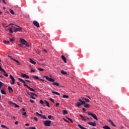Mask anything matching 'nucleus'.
Here are the masks:
<instances>
[{"instance_id": "6e6d98bb", "label": "nucleus", "mask_w": 129, "mask_h": 129, "mask_svg": "<svg viewBox=\"0 0 129 129\" xmlns=\"http://www.w3.org/2000/svg\"><path fill=\"white\" fill-rule=\"evenodd\" d=\"M36 114L39 115V116H41V115H42V114L38 113V112H36Z\"/></svg>"}, {"instance_id": "f03ea898", "label": "nucleus", "mask_w": 129, "mask_h": 129, "mask_svg": "<svg viewBox=\"0 0 129 129\" xmlns=\"http://www.w3.org/2000/svg\"><path fill=\"white\" fill-rule=\"evenodd\" d=\"M78 100L80 101V102H81V103L78 102L77 104H76V105L78 107H80V106H81L82 105L85 104V101H82L81 99H79Z\"/></svg>"}, {"instance_id": "9b49d317", "label": "nucleus", "mask_w": 129, "mask_h": 129, "mask_svg": "<svg viewBox=\"0 0 129 129\" xmlns=\"http://www.w3.org/2000/svg\"><path fill=\"white\" fill-rule=\"evenodd\" d=\"M19 31H22V27L18 26V28H16L14 32H19Z\"/></svg>"}, {"instance_id": "a878e982", "label": "nucleus", "mask_w": 129, "mask_h": 129, "mask_svg": "<svg viewBox=\"0 0 129 129\" xmlns=\"http://www.w3.org/2000/svg\"><path fill=\"white\" fill-rule=\"evenodd\" d=\"M62 113H63V115H65V114H67L68 113V111H67V110H63L62 111Z\"/></svg>"}, {"instance_id": "39448f33", "label": "nucleus", "mask_w": 129, "mask_h": 129, "mask_svg": "<svg viewBox=\"0 0 129 129\" xmlns=\"http://www.w3.org/2000/svg\"><path fill=\"white\" fill-rule=\"evenodd\" d=\"M10 77L12 80V81H10V83L12 84V85H14V84H15V81H16V80L15 79V78L12 76V75H10Z\"/></svg>"}, {"instance_id": "58836bf2", "label": "nucleus", "mask_w": 129, "mask_h": 129, "mask_svg": "<svg viewBox=\"0 0 129 129\" xmlns=\"http://www.w3.org/2000/svg\"><path fill=\"white\" fill-rule=\"evenodd\" d=\"M84 100H85V101H86V102H89V101H90L89 100V99H88L84 98Z\"/></svg>"}, {"instance_id": "dca6fc26", "label": "nucleus", "mask_w": 129, "mask_h": 129, "mask_svg": "<svg viewBox=\"0 0 129 129\" xmlns=\"http://www.w3.org/2000/svg\"><path fill=\"white\" fill-rule=\"evenodd\" d=\"M29 62L31 63V64H33L34 65H36V61L33 60L32 59H29Z\"/></svg>"}, {"instance_id": "37998d69", "label": "nucleus", "mask_w": 129, "mask_h": 129, "mask_svg": "<svg viewBox=\"0 0 129 129\" xmlns=\"http://www.w3.org/2000/svg\"><path fill=\"white\" fill-rule=\"evenodd\" d=\"M30 94H31V95H33L34 96H37V95L35 94V93H30Z\"/></svg>"}, {"instance_id": "bf43d9fd", "label": "nucleus", "mask_w": 129, "mask_h": 129, "mask_svg": "<svg viewBox=\"0 0 129 129\" xmlns=\"http://www.w3.org/2000/svg\"><path fill=\"white\" fill-rule=\"evenodd\" d=\"M34 120H35V121H38V118L34 117Z\"/></svg>"}, {"instance_id": "f3484780", "label": "nucleus", "mask_w": 129, "mask_h": 129, "mask_svg": "<svg viewBox=\"0 0 129 129\" xmlns=\"http://www.w3.org/2000/svg\"><path fill=\"white\" fill-rule=\"evenodd\" d=\"M52 93H53V94H56V95H60V93L57 92H55L53 90H51Z\"/></svg>"}, {"instance_id": "69168bd1", "label": "nucleus", "mask_w": 129, "mask_h": 129, "mask_svg": "<svg viewBox=\"0 0 129 129\" xmlns=\"http://www.w3.org/2000/svg\"><path fill=\"white\" fill-rule=\"evenodd\" d=\"M15 123V124H18L19 122L18 121H16Z\"/></svg>"}, {"instance_id": "7ed1b4c3", "label": "nucleus", "mask_w": 129, "mask_h": 129, "mask_svg": "<svg viewBox=\"0 0 129 129\" xmlns=\"http://www.w3.org/2000/svg\"><path fill=\"white\" fill-rule=\"evenodd\" d=\"M51 120H45L43 121V124L45 126H51Z\"/></svg>"}, {"instance_id": "4be33fe9", "label": "nucleus", "mask_w": 129, "mask_h": 129, "mask_svg": "<svg viewBox=\"0 0 129 129\" xmlns=\"http://www.w3.org/2000/svg\"><path fill=\"white\" fill-rule=\"evenodd\" d=\"M26 76H27V74H26L22 73L21 74V77H22L23 78H26Z\"/></svg>"}, {"instance_id": "13d9d810", "label": "nucleus", "mask_w": 129, "mask_h": 129, "mask_svg": "<svg viewBox=\"0 0 129 129\" xmlns=\"http://www.w3.org/2000/svg\"><path fill=\"white\" fill-rule=\"evenodd\" d=\"M30 102H31V103H34V100H33L32 99H30Z\"/></svg>"}, {"instance_id": "09e8293b", "label": "nucleus", "mask_w": 129, "mask_h": 129, "mask_svg": "<svg viewBox=\"0 0 129 129\" xmlns=\"http://www.w3.org/2000/svg\"><path fill=\"white\" fill-rule=\"evenodd\" d=\"M59 105H60V104L59 103H55V106H59Z\"/></svg>"}, {"instance_id": "ddd939ff", "label": "nucleus", "mask_w": 129, "mask_h": 129, "mask_svg": "<svg viewBox=\"0 0 129 129\" xmlns=\"http://www.w3.org/2000/svg\"><path fill=\"white\" fill-rule=\"evenodd\" d=\"M108 121L111 123V125H112V126H114L115 127H116V126L115 125V124H114L113 123V122H112V121H111V120H108Z\"/></svg>"}, {"instance_id": "e433bc0d", "label": "nucleus", "mask_w": 129, "mask_h": 129, "mask_svg": "<svg viewBox=\"0 0 129 129\" xmlns=\"http://www.w3.org/2000/svg\"><path fill=\"white\" fill-rule=\"evenodd\" d=\"M3 85H4V83H3L2 82H0V89L2 88Z\"/></svg>"}, {"instance_id": "5fc2aeb1", "label": "nucleus", "mask_w": 129, "mask_h": 129, "mask_svg": "<svg viewBox=\"0 0 129 129\" xmlns=\"http://www.w3.org/2000/svg\"><path fill=\"white\" fill-rule=\"evenodd\" d=\"M25 81H26V82H28V83H31V81L27 80H25Z\"/></svg>"}, {"instance_id": "bb28decb", "label": "nucleus", "mask_w": 129, "mask_h": 129, "mask_svg": "<svg viewBox=\"0 0 129 129\" xmlns=\"http://www.w3.org/2000/svg\"><path fill=\"white\" fill-rule=\"evenodd\" d=\"M80 117L82 118V120H84V121H86V119L84 118L82 115H80Z\"/></svg>"}, {"instance_id": "338daca9", "label": "nucleus", "mask_w": 129, "mask_h": 129, "mask_svg": "<svg viewBox=\"0 0 129 129\" xmlns=\"http://www.w3.org/2000/svg\"><path fill=\"white\" fill-rule=\"evenodd\" d=\"M4 44H7V41H6V40L4 41Z\"/></svg>"}, {"instance_id": "774afa93", "label": "nucleus", "mask_w": 129, "mask_h": 129, "mask_svg": "<svg viewBox=\"0 0 129 129\" xmlns=\"http://www.w3.org/2000/svg\"><path fill=\"white\" fill-rule=\"evenodd\" d=\"M31 72H35V71L33 70H31Z\"/></svg>"}, {"instance_id": "ea45409f", "label": "nucleus", "mask_w": 129, "mask_h": 129, "mask_svg": "<svg viewBox=\"0 0 129 129\" xmlns=\"http://www.w3.org/2000/svg\"><path fill=\"white\" fill-rule=\"evenodd\" d=\"M22 115H24V116H27V113L26 112H24V113H22Z\"/></svg>"}, {"instance_id": "8fccbe9b", "label": "nucleus", "mask_w": 129, "mask_h": 129, "mask_svg": "<svg viewBox=\"0 0 129 129\" xmlns=\"http://www.w3.org/2000/svg\"><path fill=\"white\" fill-rule=\"evenodd\" d=\"M87 120H90V119H92L91 118H89L88 117H86Z\"/></svg>"}, {"instance_id": "052dcab7", "label": "nucleus", "mask_w": 129, "mask_h": 129, "mask_svg": "<svg viewBox=\"0 0 129 129\" xmlns=\"http://www.w3.org/2000/svg\"><path fill=\"white\" fill-rule=\"evenodd\" d=\"M31 98H32V99H36V98L34 97L33 96H31Z\"/></svg>"}, {"instance_id": "72a5a7b5", "label": "nucleus", "mask_w": 129, "mask_h": 129, "mask_svg": "<svg viewBox=\"0 0 129 129\" xmlns=\"http://www.w3.org/2000/svg\"><path fill=\"white\" fill-rule=\"evenodd\" d=\"M0 71H2V72H3L4 73H6V71H5V70L3 68L0 69Z\"/></svg>"}, {"instance_id": "a18cd8bd", "label": "nucleus", "mask_w": 129, "mask_h": 129, "mask_svg": "<svg viewBox=\"0 0 129 129\" xmlns=\"http://www.w3.org/2000/svg\"><path fill=\"white\" fill-rule=\"evenodd\" d=\"M38 70H39V71H44V69H41V68H38Z\"/></svg>"}, {"instance_id": "79ce46f5", "label": "nucleus", "mask_w": 129, "mask_h": 129, "mask_svg": "<svg viewBox=\"0 0 129 129\" xmlns=\"http://www.w3.org/2000/svg\"><path fill=\"white\" fill-rule=\"evenodd\" d=\"M52 117H53V116H52V115H48V119H51V118H52Z\"/></svg>"}, {"instance_id": "3c124183", "label": "nucleus", "mask_w": 129, "mask_h": 129, "mask_svg": "<svg viewBox=\"0 0 129 129\" xmlns=\"http://www.w3.org/2000/svg\"><path fill=\"white\" fill-rule=\"evenodd\" d=\"M25 78H26L27 79H29L30 78V77L26 75V76H25Z\"/></svg>"}, {"instance_id": "680f3d73", "label": "nucleus", "mask_w": 129, "mask_h": 129, "mask_svg": "<svg viewBox=\"0 0 129 129\" xmlns=\"http://www.w3.org/2000/svg\"><path fill=\"white\" fill-rule=\"evenodd\" d=\"M63 120L64 121H66V122H69V121H68V120H67L66 119H65V118H63Z\"/></svg>"}, {"instance_id": "c756f323", "label": "nucleus", "mask_w": 129, "mask_h": 129, "mask_svg": "<svg viewBox=\"0 0 129 129\" xmlns=\"http://www.w3.org/2000/svg\"><path fill=\"white\" fill-rule=\"evenodd\" d=\"M40 116H41L42 118H43V119H47V117H46L45 115L41 114Z\"/></svg>"}, {"instance_id": "6e6552de", "label": "nucleus", "mask_w": 129, "mask_h": 129, "mask_svg": "<svg viewBox=\"0 0 129 129\" xmlns=\"http://www.w3.org/2000/svg\"><path fill=\"white\" fill-rule=\"evenodd\" d=\"M33 24L35 27H37V28H40V24H39V22L37 21H33Z\"/></svg>"}, {"instance_id": "603ef678", "label": "nucleus", "mask_w": 129, "mask_h": 129, "mask_svg": "<svg viewBox=\"0 0 129 129\" xmlns=\"http://www.w3.org/2000/svg\"><path fill=\"white\" fill-rule=\"evenodd\" d=\"M2 2H3V3L5 4V5L7 4V3L6 2V0H2Z\"/></svg>"}, {"instance_id": "864d4df0", "label": "nucleus", "mask_w": 129, "mask_h": 129, "mask_svg": "<svg viewBox=\"0 0 129 129\" xmlns=\"http://www.w3.org/2000/svg\"><path fill=\"white\" fill-rule=\"evenodd\" d=\"M82 110H83L84 112H85L86 111V110L85 109V108H83Z\"/></svg>"}, {"instance_id": "4d7b16f0", "label": "nucleus", "mask_w": 129, "mask_h": 129, "mask_svg": "<svg viewBox=\"0 0 129 129\" xmlns=\"http://www.w3.org/2000/svg\"><path fill=\"white\" fill-rule=\"evenodd\" d=\"M36 114L39 115V116H41V115H42V114L38 113V112H36Z\"/></svg>"}, {"instance_id": "0eeeda50", "label": "nucleus", "mask_w": 129, "mask_h": 129, "mask_svg": "<svg viewBox=\"0 0 129 129\" xmlns=\"http://www.w3.org/2000/svg\"><path fill=\"white\" fill-rule=\"evenodd\" d=\"M9 104H10V105H11L12 106H13V105H15V107L16 108H19L20 107V106L17 105V104L15 103H13V102L12 101H9Z\"/></svg>"}, {"instance_id": "1a4fd4ad", "label": "nucleus", "mask_w": 129, "mask_h": 129, "mask_svg": "<svg viewBox=\"0 0 129 129\" xmlns=\"http://www.w3.org/2000/svg\"><path fill=\"white\" fill-rule=\"evenodd\" d=\"M18 80H20V81H21V82H22V83H24V86H26L27 87V88H28V87H29V86H28V85H27L25 83L26 82H25V81H24V80L19 78H18Z\"/></svg>"}, {"instance_id": "aec40b11", "label": "nucleus", "mask_w": 129, "mask_h": 129, "mask_svg": "<svg viewBox=\"0 0 129 129\" xmlns=\"http://www.w3.org/2000/svg\"><path fill=\"white\" fill-rule=\"evenodd\" d=\"M102 128H104V129H111L110 127L109 126H108V125H104L102 127Z\"/></svg>"}, {"instance_id": "6ab92c4d", "label": "nucleus", "mask_w": 129, "mask_h": 129, "mask_svg": "<svg viewBox=\"0 0 129 129\" xmlns=\"http://www.w3.org/2000/svg\"><path fill=\"white\" fill-rule=\"evenodd\" d=\"M44 103L45 104H46V106H47V107H50V105L49 104V102L46 100L44 101Z\"/></svg>"}, {"instance_id": "f704fd0d", "label": "nucleus", "mask_w": 129, "mask_h": 129, "mask_svg": "<svg viewBox=\"0 0 129 129\" xmlns=\"http://www.w3.org/2000/svg\"><path fill=\"white\" fill-rule=\"evenodd\" d=\"M10 13L12 14V15H15V12L13 10H10Z\"/></svg>"}, {"instance_id": "5701e85b", "label": "nucleus", "mask_w": 129, "mask_h": 129, "mask_svg": "<svg viewBox=\"0 0 129 129\" xmlns=\"http://www.w3.org/2000/svg\"><path fill=\"white\" fill-rule=\"evenodd\" d=\"M8 88V89H9V90L10 93H11V91L12 92H13L14 91L13 90V88H12V87L9 86Z\"/></svg>"}, {"instance_id": "412c9836", "label": "nucleus", "mask_w": 129, "mask_h": 129, "mask_svg": "<svg viewBox=\"0 0 129 129\" xmlns=\"http://www.w3.org/2000/svg\"><path fill=\"white\" fill-rule=\"evenodd\" d=\"M61 74H63V75H67V72H65L64 70L61 71Z\"/></svg>"}, {"instance_id": "c85d7f7f", "label": "nucleus", "mask_w": 129, "mask_h": 129, "mask_svg": "<svg viewBox=\"0 0 129 129\" xmlns=\"http://www.w3.org/2000/svg\"><path fill=\"white\" fill-rule=\"evenodd\" d=\"M85 104L84 105V107H85L86 108H88V107H89V104Z\"/></svg>"}, {"instance_id": "423d86ee", "label": "nucleus", "mask_w": 129, "mask_h": 129, "mask_svg": "<svg viewBox=\"0 0 129 129\" xmlns=\"http://www.w3.org/2000/svg\"><path fill=\"white\" fill-rule=\"evenodd\" d=\"M44 78H46L48 80V81H50V82H55V80H54L51 78H49V77H48L47 76H44Z\"/></svg>"}, {"instance_id": "473e14b6", "label": "nucleus", "mask_w": 129, "mask_h": 129, "mask_svg": "<svg viewBox=\"0 0 129 129\" xmlns=\"http://www.w3.org/2000/svg\"><path fill=\"white\" fill-rule=\"evenodd\" d=\"M10 42H12V43H13L14 42V41H15V38H10Z\"/></svg>"}, {"instance_id": "c03bdc74", "label": "nucleus", "mask_w": 129, "mask_h": 129, "mask_svg": "<svg viewBox=\"0 0 129 129\" xmlns=\"http://www.w3.org/2000/svg\"><path fill=\"white\" fill-rule=\"evenodd\" d=\"M3 74L4 75V76H6V77H8L9 76V75L8 74H6V73H4Z\"/></svg>"}, {"instance_id": "2eb2a0df", "label": "nucleus", "mask_w": 129, "mask_h": 129, "mask_svg": "<svg viewBox=\"0 0 129 129\" xmlns=\"http://www.w3.org/2000/svg\"><path fill=\"white\" fill-rule=\"evenodd\" d=\"M12 60H13V61H15V62H16L17 65H21V63L20 62V61H19V60H16L15 58H12Z\"/></svg>"}, {"instance_id": "393cba45", "label": "nucleus", "mask_w": 129, "mask_h": 129, "mask_svg": "<svg viewBox=\"0 0 129 129\" xmlns=\"http://www.w3.org/2000/svg\"><path fill=\"white\" fill-rule=\"evenodd\" d=\"M27 88L30 90V91H33V92H35V89L30 88V87H27Z\"/></svg>"}, {"instance_id": "4468645a", "label": "nucleus", "mask_w": 129, "mask_h": 129, "mask_svg": "<svg viewBox=\"0 0 129 129\" xmlns=\"http://www.w3.org/2000/svg\"><path fill=\"white\" fill-rule=\"evenodd\" d=\"M1 93H2V94H4V95H6L7 94V93H6V91H5V89L4 88L1 90Z\"/></svg>"}, {"instance_id": "de8ad7c7", "label": "nucleus", "mask_w": 129, "mask_h": 129, "mask_svg": "<svg viewBox=\"0 0 129 129\" xmlns=\"http://www.w3.org/2000/svg\"><path fill=\"white\" fill-rule=\"evenodd\" d=\"M49 100L50 101H51V102H53V103H54V99H52V98H50Z\"/></svg>"}, {"instance_id": "9d476101", "label": "nucleus", "mask_w": 129, "mask_h": 129, "mask_svg": "<svg viewBox=\"0 0 129 129\" xmlns=\"http://www.w3.org/2000/svg\"><path fill=\"white\" fill-rule=\"evenodd\" d=\"M88 124H89V125H92V126H96V124L95 123V122H88Z\"/></svg>"}, {"instance_id": "0e129e2a", "label": "nucleus", "mask_w": 129, "mask_h": 129, "mask_svg": "<svg viewBox=\"0 0 129 129\" xmlns=\"http://www.w3.org/2000/svg\"><path fill=\"white\" fill-rule=\"evenodd\" d=\"M38 61H44V59H39Z\"/></svg>"}, {"instance_id": "b1692460", "label": "nucleus", "mask_w": 129, "mask_h": 129, "mask_svg": "<svg viewBox=\"0 0 129 129\" xmlns=\"http://www.w3.org/2000/svg\"><path fill=\"white\" fill-rule=\"evenodd\" d=\"M52 84L53 85H56V86H60V84H59L58 83L53 82Z\"/></svg>"}, {"instance_id": "c9c22d12", "label": "nucleus", "mask_w": 129, "mask_h": 129, "mask_svg": "<svg viewBox=\"0 0 129 129\" xmlns=\"http://www.w3.org/2000/svg\"><path fill=\"white\" fill-rule=\"evenodd\" d=\"M33 78H35V79L38 80V79H39V77L36 76H33Z\"/></svg>"}, {"instance_id": "f257e3e1", "label": "nucleus", "mask_w": 129, "mask_h": 129, "mask_svg": "<svg viewBox=\"0 0 129 129\" xmlns=\"http://www.w3.org/2000/svg\"><path fill=\"white\" fill-rule=\"evenodd\" d=\"M20 43H21L22 45H25L26 47H30V46H29L28 42H27V41H26V40H25L24 39L20 38Z\"/></svg>"}, {"instance_id": "20e7f679", "label": "nucleus", "mask_w": 129, "mask_h": 129, "mask_svg": "<svg viewBox=\"0 0 129 129\" xmlns=\"http://www.w3.org/2000/svg\"><path fill=\"white\" fill-rule=\"evenodd\" d=\"M88 114L89 115H90L92 117H93V118L94 119H96V120H98V119L97 118V116H96V115L95 114H94L93 113H90V112H88Z\"/></svg>"}, {"instance_id": "e2e57ef3", "label": "nucleus", "mask_w": 129, "mask_h": 129, "mask_svg": "<svg viewBox=\"0 0 129 129\" xmlns=\"http://www.w3.org/2000/svg\"><path fill=\"white\" fill-rule=\"evenodd\" d=\"M25 125H26V126H28L30 125V124H29V123H26V124H25Z\"/></svg>"}, {"instance_id": "a19ab883", "label": "nucleus", "mask_w": 129, "mask_h": 129, "mask_svg": "<svg viewBox=\"0 0 129 129\" xmlns=\"http://www.w3.org/2000/svg\"><path fill=\"white\" fill-rule=\"evenodd\" d=\"M26 129H36L35 127H29L28 128H27Z\"/></svg>"}, {"instance_id": "f8f14e48", "label": "nucleus", "mask_w": 129, "mask_h": 129, "mask_svg": "<svg viewBox=\"0 0 129 129\" xmlns=\"http://www.w3.org/2000/svg\"><path fill=\"white\" fill-rule=\"evenodd\" d=\"M61 59H62L63 62H64V63H67V59L65 57V56L61 55Z\"/></svg>"}, {"instance_id": "2f4dec72", "label": "nucleus", "mask_w": 129, "mask_h": 129, "mask_svg": "<svg viewBox=\"0 0 129 129\" xmlns=\"http://www.w3.org/2000/svg\"><path fill=\"white\" fill-rule=\"evenodd\" d=\"M9 33H11V34H13L14 33V31L12 30V28H9Z\"/></svg>"}, {"instance_id": "7c9ffc66", "label": "nucleus", "mask_w": 129, "mask_h": 129, "mask_svg": "<svg viewBox=\"0 0 129 129\" xmlns=\"http://www.w3.org/2000/svg\"><path fill=\"white\" fill-rule=\"evenodd\" d=\"M62 97L63 98H69V96H68V95H63Z\"/></svg>"}, {"instance_id": "49530a36", "label": "nucleus", "mask_w": 129, "mask_h": 129, "mask_svg": "<svg viewBox=\"0 0 129 129\" xmlns=\"http://www.w3.org/2000/svg\"><path fill=\"white\" fill-rule=\"evenodd\" d=\"M68 119L71 121V122L73 123V121H72V119L70 118H68Z\"/></svg>"}, {"instance_id": "4c0bfd02", "label": "nucleus", "mask_w": 129, "mask_h": 129, "mask_svg": "<svg viewBox=\"0 0 129 129\" xmlns=\"http://www.w3.org/2000/svg\"><path fill=\"white\" fill-rule=\"evenodd\" d=\"M1 127H4V128H7L8 126H7L5 125H1Z\"/></svg>"}, {"instance_id": "cd10ccee", "label": "nucleus", "mask_w": 129, "mask_h": 129, "mask_svg": "<svg viewBox=\"0 0 129 129\" xmlns=\"http://www.w3.org/2000/svg\"><path fill=\"white\" fill-rule=\"evenodd\" d=\"M78 126H79V127H80V128H81V129H86V128H85V127L82 126L81 125H80V124H78Z\"/></svg>"}, {"instance_id": "a211bd4d", "label": "nucleus", "mask_w": 129, "mask_h": 129, "mask_svg": "<svg viewBox=\"0 0 129 129\" xmlns=\"http://www.w3.org/2000/svg\"><path fill=\"white\" fill-rule=\"evenodd\" d=\"M40 103L41 104H42V105H43L44 107L46 106V105H45V103L44 102V101L42 100H40L39 101Z\"/></svg>"}]
</instances>
